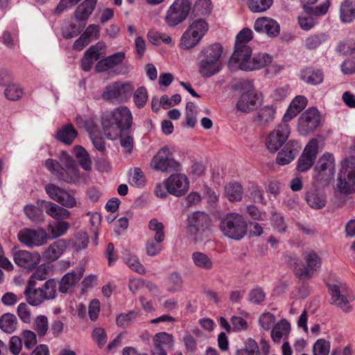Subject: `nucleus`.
<instances>
[{
  "instance_id": "1",
  "label": "nucleus",
  "mask_w": 355,
  "mask_h": 355,
  "mask_svg": "<svg viewBox=\"0 0 355 355\" xmlns=\"http://www.w3.org/2000/svg\"><path fill=\"white\" fill-rule=\"evenodd\" d=\"M101 121L105 137L110 140L120 137L121 146L130 153L133 146V139L129 135L132 123L131 112H103Z\"/></svg>"
},
{
  "instance_id": "2",
  "label": "nucleus",
  "mask_w": 355,
  "mask_h": 355,
  "mask_svg": "<svg viewBox=\"0 0 355 355\" xmlns=\"http://www.w3.org/2000/svg\"><path fill=\"white\" fill-rule=\"evenodd\" d=\"M223 48L220 43L203 46L198 55V72L203 78H210L223 69L221 58Z\"/></svg>"
},
{
  "instance_id": "3",
  "label": "nucleus",
  "mask_w": 355,
  "mask_h": 355,
  "mask_svg": "<svg viewBox=\"0 0 355 355\" xmlns=\"http://www.w3.org/2000/svg\"><path fill=\"white\" fill-rule=\"evenodd\" d=\"M219 227L225 236L239 241L247 234L248 224L241 214L230 213L220 220Z\"/></svg>"
},
{
  "instance_id": "4",
  "label": "nucleus",
  "mask_w": 355,
  "mask_h": 355,
  "mask_svg": "<svg viewBox=\"0 0 355 355\" xmlns=\"http://www.w3.org/2000/svg\"><path fill=\"white\" fill-rule=\"evenodd\" d=\"M239 86L244 92L236 103L237 111L257 110L262 103V94L254 89L252 83L250 81H241Z\"/></svg>"
},
{
  "instance_id": "5",
  "label": "nucleus",
  "mask_w": 355,
  "mask_h": 355,
  "mask_svg": "<svg viewBox=\"0 0 355 355\" xmlns=\"http://www.w3.org/2000/svg\"><path fill=\"white\" fill-rule=\"evenodd\" d=\"M337 188L343 193L355 191V157L346 158L342 162Z\"/></svg>"
},
{
  "instance_id": "6",
  "label": "nucleus",
  "mask_w": 355,
  "mask_h": 355,
  "mask_svg": "<svg viewBox=\"0 0 355 355\" xmlns=\"http://www.w3.org/2000/svg\"><path fill=\"white\" fill-rule=\"evenodd\" d=\"M134 89L130 82H115L105 87L102 98L111 103H125L131 97Z\"/></svg>"
},
{
  "instance_id": "7",
  "label": "nucleus",
  "mask_w": 355,
  "mask_h": 355,
  "mask_svg": "<svg viewBox=\"0 0 355 355\" xmlns=\"http://www.w3.org/2000/svg\"><path fill=\"white\" fill-rule=\"evenodd\" d=\"M335 174V159L329 153H324L318 160L313 171V178L318 182L328 183Z\"/></svg>"
},
{
  "instance_id": "8",
  "label": "nucleus",
  "mask_w": 355,
  "mask_h": 355,
  "mask_svg": "<svg viewBox=\"0 0 355 355\" xmlns=\"http://www.w3.org/2000/svg\"><path fill=\"white\" fill-rule=\"evenodd\" d=\"M331 295V303L338 306L345 312L352 310L350 303L354 301V296L349 288L344 284L329 286Z\"/></svg>"
},
{
  "instance_id": "9",
  "label": "nucleus",
  "mask_w": 355,
  "mask_h": 355,
  "mask_svg": "<svg viewBox=\"0 0 355 355\" xmlns=\"http://www.w3.org/2000/svg\"><path fill=\"white\" fill-rule=\"evenodd\" d=\"M190 10L189 0H175L166 11L165 21L169 26L174 27L187 18Z\"/></svg>"
},
{
  "instance_id": "10",
  "label": "nucleus",
  "mask_w": 355,
  "mask_h": 355,
  "mask_svg": "<svg viewBox=\"0 0 355 355\" xmlns=\"http://www.w3.org/2000/svg\"><path fill=\"white\" fill-rule=\"evenodd\" d=\"M150 166L162 172H171L178 171L180 164L172 157L170 149L166 147L161 148L150 162Z\"/></svg>"
},
{
  "instance_id": "11",
  "label": "nucleus",
  "mask_w": 355,
  "mask_h": 355,
  "mask_svg": "<svg viewBox=\"0 0 355 355\" xmlns=\"http://www.w3.org/2000/svg\"><path fill=\"white\" fill-rule=\"evenodd\" d=\"M18 240L21 243L28 248L40 247L45 245L49 239V236L43 228L32 229L24 228L17 234Z\"/></svg>"
},
{
  "instance_id": "12",
  "label": "nucleus",
  "mask_w": 355,
  "mask_h": 355,
  "mask_svg": "<svg viewBox=\"0 0 355 355\" xmlns=\"http://www.w3.org/2000/svg\"><path fill=\"white\" fill-rule=\"evenodd\" d=\"M44 189L51 200L56 201L62 206L67 208L76 206L77 202L73 191L63 189L54 184H47Z\"/></svg>"
},
{
  "instance_id": "13",
  "label": "nucleus",
  "mask_w": 355,
  "mask_h": 355,
  "mask_svg": "<svg viewBox=\"0 0 355 355\" xmlns=\"http://www.w3.org/2000/svg\"><path fill=\"white\" fill-rule=\"evenodd\" d=\"M304 259L306 266L304 267L296 266L294 269L295 274L301 279L311 278L314 272L319 269L322 265L320 257L313 250L305 252Z\"/></svg>"
},
{
  "instance_id": "14",
  "label": "nucleus",
  "mask_w": 355,
  "mask_h": 355,
  "mask_svg": "<svg viewBox=\"0 0 355 355\" xmlns=\"http://www.w3.org/2000/svg\"><path fill=\"white\" fill-rule=\"evenodd\" d=\"M291 133L288 124H279L270 132L266 140L267 149L275 153L277 151L288 139Z\"/></svg>"
},
{
  "instance_id": "15",
  "label": "nucleus",
  "mask_w": 355,
  "mask_h": 355,
  "mask_svg": "<svg viewBox=\"0 0 355 355\" xmlns=\"http://www.w3.org/2000/svg\"><path fill=\"white\" fill-rule=\"evenodd\" d=\"M318 141L313 139L305 146L297 161V170L303 173L309 170L313 165L318 153Z\"/></svg>"
},
{
  "instance_id": "16",
  "label": "nucleus",
  "mask_w": 355,
  "mask_h": 355,
  "mask_svg": "<svg viewBox=\"0 0 355 355\" xmlns=\"http://www.w3.org/2000/svg\"><path fill=\"white\" fill-rule=\"evenodd\" d=\"M166 187L168 193L176 197H180L188 191L189 181L184 174H172L166 180Z\"/></svg>"
},
{
  "instance_id": "17",
  "label": "nucleus",
  "mask_w": 355,
  "mask_h": 355,
  "mask_svg": "<svg viewBox=\"0 0 355 355\" xmlns=\"http://www.w3.org/2000/svg\"><path fill=\"white\" fill-rule=\"evenodd\" d=\"M320 112H302L298 119L297 130L302 135H306L315 130L320 123Z\"/></svg>"
},
{
  "instance_id": "18",
  "label": "nucleus",
  "mask_w": 355,
  "mask_h": 355,
  "mask_svg": "<svg viewBox=\"0 0 355 355\" xmlns=\"http://www.w3.org/2000/svg\"><path fill=\"white\" fill-rule=\"evenodd\" d=\"M13 259L17 266L32 270L40 263L41 257L39 253H33L28 250H21L13 254Z\"/></svg>"
},
{
  "instance_id": "19",
  "label": "nucleus",
  "mask_w": 355,
  "mask_h": 355,
  "mask_svg": "<svg viewBox=\"0 0 355 355\" xmlns=\"http://www.w3.org/2000/svg\"><path fill=\"white\" fill-rule=\"evenodd\" d=\"M189 232L195 235L204 232L211 223V220L207 214L201 211L193 213L188 218Z\"/></svg>"
},
{
  "instance_id": "20",
  "label": "nucleus",
  "mask_w": 355,
  "mask_h": 355,
  "mask_svg": "<svg viewBox=\"0 0 355 355\" xmlns=\"http://www.w3.org/2000/svg\"><path fill=\"white\" fill-rule=\"evenodd\" d=\"M254 28L257 32L265 33L270 37H276L280 31L279 24L274 19L268 17L257 19L254 22Z\"/></svg>"
},
{
  "instance_id": "21",
  "label": "nucleus",
  "mask_w": 355,
  "mask_h": 355,
  "mask_svg": "<svg viewBox=\"0 0 355 355\" xmlns=\"http://www.w3.org/2000/svg\"><path fill=\"white\" fill-rule=\"evenodd\" d=\"M300 146L296 141H289L280 152L278 153L276 161L280 165H286L291 162L299 152Z\"/></svg>"
},
{
  "instance_id": "22",
  "label": "nucleus",
  "mask_w": 355,
  "mask_h": 355,
  "mask_svg": "<svg viewBox=\"0 0 355 355\" xmlns=\"http://www.w3.org/2000/svg\"><path fill=\"white\" fill-rule=\"evenodd\" d=\"M83 269L80 268L78 271H72L65 274L59 282V292L62 293H67L80 281L83 275Z\"/></svg>"
},
{
  "instance_id": "23",
  "label": "nucleus",
  "mask_w": 355,
  "mask_h": 355,
  "mask_svg": "<svg viewBox=\"0 0 355 355\" xmlns=\"http://www.w3.org/2000/svg\"><path fill=\"white\" fill-rule=\"evenodd\" d=\"M27 303L33 306H39L44 302L41 292L35 288V282L28 280L24 291Z\"/></svg>"
},
{
  "instance_id": "24",
  "label": "nucleus",
  "mask_w": 355,
  "mask_h": 355,
  "mask_svg": "<svg viewBox=\"0 0 355 355\" xmlns=\"http://www.w3.org/2000/svg\"><path fill=\"white\" fill-rule=\"evenodd\" d=\"M41 204L43 205L46 213L55 220H63L70 216V212L63 206L45 200L41 201Z\"/></svg>"
},
{
  "instance_id": "25",
  "label": "nucleus",
  "mask_w": 355,
  "mask_h": 355,
  "mask_svg": "<svg viewBox=\"0 0 355 355\" xmlns=\"http://www.w3.org/2000/svg\"><path fill=\"white\" fill-rule=\"evenodd\" d=\"M125 54L123 52H117L112 55L101 60L96 65V72H103L121 64L124 60Z\"/></svg>"
},
{
  "instance_id": "26",
  "label": "nucleus",
  "mask_w": 355,
  "mask_h": 355,
  "mask_svg": "<svg viewBox=\"0 0 355 355\" xmlns=\"http://www.w3.org/2000/svg\"><path fill=\"white\" fill-rule=\"evenodd\" d=\"M252 55V49L249 46H235V51L232 54L229 67L233 69L234 65H238V68L241 69V64Z\"/></svg>"
},
{
  "instance_id": "27",
  "label": "nucleus",
  "mask_w": 355,
  "mask_h": 355,
  "mask_svg": "<svg viewBox=\"0 0 355 355\" xmlns=\"http://www.w3.org/2000/svg\"><path fill=\"white\" fill-rule=\"evenodd\" d=\"M306 201L310 207L314 209H320L327 204L325 194L318 189H311L306 194Z\"/></svg>"
},
{
  "instance_id": "28",
  "label": "nucleus",
  "mask_w": 355,
  "mask_h": 355,
  "mask_svg": "<svg viewBox=\"0 0 355 355\" xmlns=\"http://www.w3.org/2000/svg\"><path fill=\"white\" fill-rule=\"evenodd\" d=\"M291 331L290 323L285 319H282L275 324L271 330L270 336L272 340L277 343L282 340H286Z\"/></svg>"
},
{
  "instance_id": "29",
  "label": "nucleus",
  "mask_w": 355,
  "mask_h": 355,
  "mask_svg": "<svg viewBox=\"0 0 355 355\" xmlns=\"http://www.w3.org/2000/svg\"><path fill=\"white\" fill-rule=\"evenodd\" d=\"M67 247V244L65 240H58L45 250L44 255L48 261H54L62 254Z\"/></svg>"
},
{
  "instance_id": "30",
  "label": "nucleus",
  "mask_w": 355,
  "mask_h": 355,
  "mask_svg": "<svg viewBox=\"0 0 355 355\" xmlns=\"http://www.w3.org/2000/svg\"><path fill=\"white\" fill-rule=\"evenodd\" d=\"M101 47L98 44L92 46L87 49L81 60V66L83 70L85 71H89L95 61L100 58V51Z\"/></svg>"
},
{
  "instance_id": "31",
  "label": "nucleus",
  "mask_w": 355,
  "mask_h": 355,
  "mask_svg": "<svg viewBox=\"0 0 355 355\" xmlns=\"http://www.w3.org/2000/svg\"><path fill=\"white\" fill-rule=\"evenodd\" d=\"M340 19L343 23L355 19V0H344L340 6Z\"/></svg>"
},
{
  "instance_id": "32",
  "label": "nucleus",
  "mask_w": 355,
  "mask_h": 355,
  "mask_svg": "<svg viewBox=\"0 0 355 355\" xmlns=\"http://www.w3.org/2000/svg\"><path fill=\"white\" fill-rule=\"evenodd\" d=\"M304 12L298 17V22L300 28L308 31L312 28L316 23V17L312 12L313 8L310 6H303Z\"/></svg>"
},
{
  "instance_id": "33",
  "label": "nucleus",
  "mask_w": 355,
  "mask_h": 355,
  "mask_svg": "<svg viewBox=\"0 0 355 355\" xmlns=\"http://www.w3.org/2000/svg\"><path fill=\"white\" fill-rule=\"evenodd\" d=\"M155 350L167 351L173 346V338L172 335L166 332H159L153 338Z\"/></svg>"
},
{
  "instance_id": "34",
  "label": "nucleus",
  "mask_w": 355,
  "mask_h": 355,
  "mask_svg": "<svg viewBox=\"0 0 355 355\" xmlns=\"http://www.w3.org/2000/svg\"><path fill=\"white\" fill-rule=\"evenodd\" d=\"M58 282L54 279L46 281L40 287H38L41 295L45 301L53 300L57 297Z\"/></svg>"
},
{
  "instance_id": "35",
  "label": "nucleus",
  "mask_w": 355,
  "mask_h": 355,
  "mask_svg": "<svg viewBox=\"0 0 355 355\" xmlns=\"http://www.w3.org/2000/svg\"><path fill=\"white\" fill-rule=\"evenodd\" d=\"M191 259L194 265L200 269L211 270L214 268V261L211 258L203 252H193Z\"/></svg>"
},
{
  "instance_id": "36",
  "label": "nucleus",
  "mask_w": 355,
  "mask_h": 355,
  "mask_svg": "<svg viewBox=\"0 0 355 355\" xmlns=\"http://www.w3.org/2000/svg\"><path fill=\"white\" fill-rule=\"evenodd\" d=\"M97 0H85L76 8L74 15L77 20H86L93 12Z\"/></svg>"
},
{
  "instance_id": "37",
  "label": "nucleus",
  "mask_w": 355,
  "mask_h": 355,
  "mask_svg": "<svg viewBox=\"0 0 355 355\" xmlns=\"http://www.w3.org/2000/svg\"><path fill=\"white\" fill-rule=\"evenodd\" d=\"M272 62V57L265 53H260L252 57V64L244 65V68L248 71L258 70L268 66Z\"/></svg>"
},
{
  "instance_id": "38",
  "label": "nucleus",
  "mask_w": 355,
  "mask_h": 355,
  "mask_svg": "<svg viewBox=\"0 0 355 355\" xmlns=\"http://www.w3.org/2000/svg\"><path fill=\"white\" fill-rule=\"evenodd\" d=\"M17 319L12 313H4L0 318V329L5 333H13L17 329Z\"/></svg>"
},
{
  "instance_id": "39",
  "label": "nucleus",
  "mask_w": 355,
  "mask_h": 355,
  "mask_svg": "<svg viewBox=\"0 0 355 355\" xmlns=\"http://www.w3.org/2000/svg\"><path fill=\"white\" fill-rule=\"evenodd\" d=\"M200 40L199 37L187 28L180 38L179 46L182 49L189 50L194 48Z\"/></svg>"
},
{
  "instance_id": "40",
  "label": "nucleus",
  "mask_w": 355,
  "mask_h": 355,
  "mask_svg": "<svg viewBox=\"0 0 355 355\" xmlns=\"http://www.w3.org/2000/svg\"><path fill=\"white\" fill-rule=\"evenodd\" d=\"M226 197L230 201H240L243 194V189L238 182H230L225 187Z\"/></svg>"
},
{
  "instance_id": "41",
  "label": "nucleus",
  "mask_w": 355,
  "mask_h": 355,
  "mask_svg": "<svg viewBox=\"0 0 355 355\" xmlns=\"http://www.w3.org/2000/svg\"><path fill=\"white\" fill-rule=\"evenodd\" d=\"M323 73L320 70L306 69L302 71L301 78L306 83L311 85H318L323 80Z\"/></svg>"
},
{
  "instance_id": "42",
  "label": "nucleus",
  "mask_w": 355,
  "mask_h": 355,
  "mask_svg": "<svg viewBox=\"0 0 355 355\" xmlns=\"http://www.w3.org/2000/svg\"><path fill=\"white\" fill-rule=\"evenodd\" d=\"M62 168V173L60 175V180L66 182H72L76 181L79 178L78 169L75 164H69Z\"/></svg>"
},
{
  "instance_id": "43",
  "label": "nucleus",
  "mask_w": 355,
  "mask_h": 355,
  "mask_svg": "<svg viewBox=\"0 0 355 355\" xmlns=\"http://www.w3.org/2000/svg\"><path fill=\"white\" fill-rule=\"evenodd\" d=\"M188 28L202 40L209 30V24L206 20L199 18L193 20Z\"/></svg>"
},
{
  "instance_id": "44",
  "label": "nucleus",
  "mask_w": 355,
  "mask_h": 355,
  "mask_svg": "<svg viewBox=\"0 0 355 355\" xmlns=\"http://www.w3.org/2000/svg\"><path fill=\"white\" fill-rule=\"evenodd\" d=\"M77 136V132L71 124L65 125L57 133L58 139L66 144H71Z\"/></svg>"
},
{
  "instance_id": "45",
  "label": "nucleus",
  "mask_w": 355,
  "mask_h": 355,
  "mask_svg": "<svg viewBox=\"0 0 355 355\" xmlns=\"http://www.w3.org/2000/svg\"><path fill=\"white\" fill-rule=\"evenodd\" d=\"M275 119L274 112H254L252 117L255 125L265 128L271 124Z\"/></svg>"
},
{
  "instance_id": "46",
  "label": "nucleus",
  "mask_w": 355,
  "mask_h": 355,
  "mask_svg": "<svg viewBox=\"0 0 355 355\" xmlns=\"http://www.w3.org/2000/svg\"><path fill=\"white\" fill-rule=\"evenodd\" d=\"M73 155L78 159L80 166L86 171L91 169V161L86 150L80 146H76L73 150Z\"/></svg>"
},
{
  "instance_id": "47",
  "label": "nucleus",
  "mask_w": 355,
  "mask_h": 355,
  "mask_svg": "<svg viewBox=\"0 0 355 355\" xmlns=\"http://www.w3.org/2000/svg\"><path fill=\"white\" fill-rule=\"evenodd\" d=\"M69 227V223L66 221H60L49 224L47 230L51 234L52 239H56L64 235Z\"/></svg>"
},
{
  "instance_id": "48",
  "label": "nucleus",
  "mask_w": 355,
  "mask_h": 355,
  "mask_svg": "<svg viewBox=\"0 0 355 355\" xmlns=\"http://www.w3.org/2000/svg\"><path fill=\"white\" fill-rule=\"evenodd\" d=\"M132 98L134 104L137 109H142L146 105L148 96L147 89L145 87H139L134 92H132Z\"/></svg>"
},
{
  "instance_id": "49",
  "label": "nucleus",
  "mask_w": 355,
  "mask_h": 355,
  "mask_svg": "<svg viewBox=\"0 0 355 355\" xmlns=\"http://www.w3.org/2000/svg\"><path fill=\"white\" fill-rule=\"evenodd\" d=\"M130 184L135 187L141 188L145 186L146 178L141 168L136 167L130 171Z\"/></svg>"
},
{
  "instance_id": "50",
  "label": "nucleus",
  "mask_w": 355,
  "mask_h": 355,
  "mask_svg": "<svg viewBox=\"0 0 355 355\" xmlns=\"http://www.w3.org/2000/svg\"><path fill=\"white\" fill-rule=\"evenodd\" d=\"M148 228L150 231L155 232L154 239L158 242H163L165 239L164 225L159 222L155 218H152L148 223Z\"/></svg>"
},
{
  "instance_id": "51",
  "label": "nucleus",
  "mask_w": 355,
  "mask_h": 355,
  "mask_svg": "<svg viewBox=\"0 0 355 355\" xmlns=\"http://www.w3.org/2000/svg\"><path fill=\"white\" fill-rule=\"evenodd\" d=\"M26 216L33 222L42 221L44 220L43 210L33 205H26L24 207Z\"/></svg>"
},
{
  "instance_id": "52",
  "label": "nucleus",
  "mask_w": 355,
  "mask_h": 355,
  "mask_svg": "<svg viewBox=\"0 0 355 355\" xmlns=\"http://www.w3.org/2000/svg\"><path fill=\"white\" fill-rule=\"evenodd\" d=\"M76 123L79 128H85L89 132V136L95 135L98 131V125L94 119H86L80 116H77Z\"/></svg>"
},
{
  "instance_id": "53",
  "label": "nucleus",
  "mask_w": 355,
  "mask_h": 355,
  "mask_svg": "<svg viewBox=\"0 0 355 355\" xmlns=\"http://www.w3.org/2000/svg\"><path fill=\"white\" fill-rule=\"evenodd\" d=\"M327 40V35L324 33L312 35L305 40V46L307 49L313 50L319 47Z\"/></svg>"
},
{
  "instance_id": "54",
  "label": "nucleus",
  "mask_w": 355,
  "mask_h": 355,
  "mask_svg": "<svg viewBox=\"0 0 355 355\" xmlns=\"http://www.w3.org/2000/svg\"><path fill=\"white\" fill-rule=\"evenodd\" d=\"M330 349L329 341L323 338L318 339L313 345V355H329Z\"/></svg>"
},
{
  "instance_id": "55",
  "label": "nucleus",
  "mask_w": 355,
  "mask_h": 355,
  "mask_svg": "<svg viewBox=\"0 0 355 355\" xmlns=\"http://www.w3.org/2000/svg\"><path fill=\"white\" fill-rule=\"evenodd\" d=\"M272 0H249L248 7L253 12H262L272 5Z\"/></svg>"
},
{
  "instance_id": "56",
  "label": "nucleus",
  "mask_w": 355,
  "mask_h": 355,
  "mask_svg": "<svg viewBox=\"0 0 355 355\" xmlns=\"http://www.w3.org/2000/svg\"><path fill=\"white\" fill-rule=\"evenodd\" d=\"M182 285L181 276L177 272L171 273L167 278V291L175 293L180 290Z\"/></svg>"
},
{
  "instance_id": "57",
  "label": "nucleus",
  "mask_w": 355,
  "mask_h": 355,
  "mask_svg": "<svg viewBox=\"0 0 355 355\" xmlns=\"http://www.w3.org/2000/svg\"><path fill=\"white\" fill-rule=\"evenodd\" d=\"M34 329L39 336H44L49 329V322L46 316L40 315L34 320Z\"/></svg>"
},
{
  "instance_id": "58",
  "label": "nucleus",
  "mask_w": 355,
  "mask_h": 355,
  "mask_svg": "<svg viewBox=\"0 0 355 355\" xmlns=\"http://www.w3.org/2000/svg\"><path fill=\"white\" fill-rule=\"evenodd\" d=\"M210 0H198L193 6V12L196 15H207L211 12Z\"/></svg>"
},
{
  "instance_id": "59",
  "label": "nucleus",
  "mask_w": 355,
  "mask_h": 355,
  "mask_svg": "<svg viewBox=\"0 0 355 355\" xmlns=\"http://www.w3.org/2000/svg\"><path fill=\"white\" fill-rule=\"evenodd\" d=\"M5 95L6 98L11 101H17L21 98L24 92L21 87L18 85H9L5 89Z\"/></svg>"
},
{
  "instance_id": "60",
  "label": "nucleus",
  "mask_w": 355,
  "mask_h": 355,
  "mask_svg": "<svg viewBox=\"0 0 355 355\" xmlns=\"http://www.w3.org/2000/svg\"><path fill=\"white\" fill-rule=\"evenodd\" d=\"M17 313L19 319L24 323L29 324L32 321V313L28 305L20 303L17 308Z\"/></svg>"
},
{
  "instance_id": "61",
  "label": "nucleus",
  "mask_w": 355,
  "mask_h": 355,
  "mask_svg": "<svg viewBox=\"0 0 355 355\" xmlns=\"http://www.w3.org/2000/svg\"><path fill=\"white\" fill-rule=\"evenodd\" d=\"M162 243L155 241V239H148L146 243V254L150 257H155L159 254L163 249Z\"/></svg>"
},
{
  "instance_id": "62",
  "label": "nucleus",
  "mask_w": 355,
  "mask_h": 355,
  "mask_svg": "<svg viewBox=\"0 0 355 355\" xmlns=\"http://www.w3.org/2000/svg\"><path fill=\"white\" fill-rule=\"evenodd\" d=\"M236 355H260L259 347L252 339H248L244 349L237 350Z\"/></svg>"
},
{
  "instance_id": "63",
  "label": "nucleus",
  "mask_w": 355,
  "mask_h": 355,
  "mask_svg": "<svg viewBox=\"0 0 355 355\" xmlns=\"http://www.w3.org/2000/svg\"><path fill=\"white\" fill-rule=\"evenodd\" d=\"M125 263L133 271L139 274H144L146 269L144 266L140 263L139 258L135 255H130L125 259Z\"/></svg>"
},
{
  "instance_id": "64",
  "label": "nucleus",
  "mask_w": 355,
  "mask_h": 355,
  "mask_svg": "<svg viewBox=\"0 0 355 355\" xmlns=\"http://www.w3.org/2000/svg\"><path fill=\"white\" fill-rule=\"evenodd\" d=\"M275 320L276 318L272 313L265 312L260 315L259 323L263 330L268 331L274 325Z\"/></svg>"
}]
</instances>
